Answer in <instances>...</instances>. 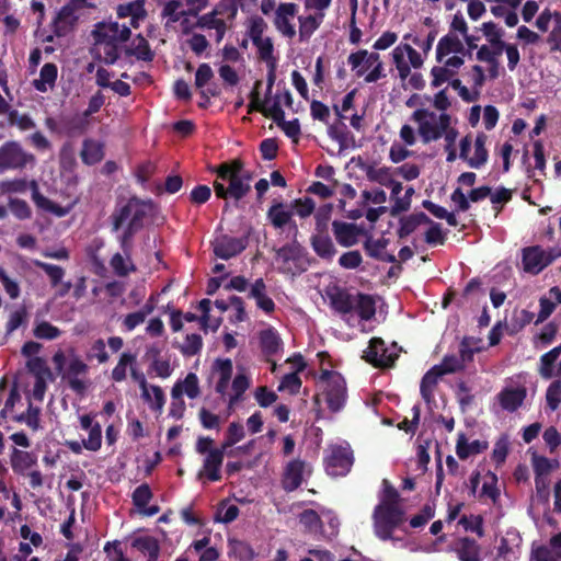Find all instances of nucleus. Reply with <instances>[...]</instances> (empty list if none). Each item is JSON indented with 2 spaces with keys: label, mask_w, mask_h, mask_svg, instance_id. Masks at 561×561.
Masks as SVG:
<instances>
[{
  "label": "nucleus",
  "mask_w": 561,
  "mask_h": 561,
  "mask_svg": "<svg viewBox=\"0 0 561 561\" xmlns=\"http://www.w3.org/2000/svg\"><path fill=\"white\" fill-rule=\"evenodd\" d=\"M151 208V201L133 196L125 204L116 205L111 215L112 231H118L126 224L119 237V245L127 260L130 259L134 236L144 228L145 218Z\"/></svg>",
  "instance_id": "f257e3e1"
},
{
  "label": "nucleus",
  "mask_w": 561,
  "mask_h": 561,
  "mask_svg": "<svg viewBox=\"0 0 561 561\" xmlns=\"http://www.w3.org/2000/svg\"><path fill=\"white\" fill-rule=\"evenodd\" d=\"M243 167V162L239 159H236L229 163H221L217 168V178L221 181L229 182L228 187H226L222 182L217 180L214 182V191L218 198H234L236 201H240L250 192V184L244 182L243 178L241 176Z\"/></svg>",
  "instance_id": "f03ea898"
},
{
  "label": "nucleus",
  "mask_w": 561,
  "mask_h": 561,
  "mask_svg": "<svg viewBox=\"0 0 561 561\" xmlns=\"http://www.w3.org/2000/svg\"><path fill=\"white\" fill-rule=\"evenodd\" d=\"M373 520L375 535L386 541L392 538L393 531L403 523L404 512L400 505L379 503L374 508Z\"/></svg>",
  "instance_id": "7ed1b4c3"
},
{
  "label": "nucleus",
  "mask_w": 561,
  "mask_h": 561,
  "mask_svg": "<svg viewBox=\"0 0 561 561\" xmlns=\"http://www.w3.org/2000/svg\"><path fill=\"white\" fill-rule=\"evenodd\" d=\"M35 164L36 157L25 150L19 141L9 140L0 147V173L9 170L32 169Z\"/></svg>",
  "instance_id": "20e7f679"
},
{
  "label": "nucleus",
  "mask_w": 561,
  "mask_h": 561,
  "mask_svg": "<svg viewBox=\"0 0 561 561\" xmlns=\"http://www.w3.org/2000/svg\"><path fill=\"white\" fill-rule=\"evenodd\" d=\"M427 117L434 121L436 119V114L425 108H419L412 115V118L419 123V134L424 144L442 138L443 133L446 131V128L449 127L451 122L450 115L446 113H442L438 116L437 123L427 121Z\"/></svg>",
  "instance_id": "39448f33"
},
{
  "label": "nucleus",
  "mask_w": 561,
  "mask_h": 561,
  "mask_svg": "<svg viewBox=\"0 0 561 561\" xmlns=\"http://www.w3.org/2000/svg\"><path fill=\"white\" fill-rule=\"evenodd\" d=\"M363 359L376 368H389L394 365L398 354L389 352L381 337H373L364 351Z\"/></svg>",
  "instance_id": "423d86ee"
},
{
  "label": "nucleus",
  "mask_w": 561,
  "mask_h": 561,
  "mask_svg": "<svg viewBox=\"0 0 561 561\" xmlns=\"http://www.w3.org/2000/svg\"><path fill=\"white\" fill-rule=\"evenodd\" d=\"M354 456L348 447L334 446L325 458V471L331 477L346 476L353 466Z\"/></svg>",
  "instance_id": "0eeeda50"
},
{
  "label": "nucleus",
  "mask_w": 561,
  "mask_h": 561,
  "mask_svg": "<svg viewBox=\"0 0 561 561\" xmlns=\"http://www.w3.org/2000/svg\"><path fill=\"white\" fill-rule=\"evenodd\" d=\"M249 244V236L240 238L231 237L229 234H221L213 242L214 253L217 257L229 260L243 252Z\"/></svg>",
  "instance_id": "6e6552de"
},
{
  "label": "nucleus",
  "mask_w": 561,
  "mask_h": 561,
  "mask_svg": "<svg viewBox=\"0 0 561 561\" xmlns=\"http://www.w3.org/2000/svg\"><path fill=\"white\" fill-rule=\"evenodd\" d=\"M554 255L545 251L539 245L528 247L523 250V267L524 271L533 275L539 274L543 268L550 265Z\"/></svg>",
  "instance_id": "1a4fd4ad"
},
{
  "label": "nucleus",
  "mask_w": 561,
  "mask_h": 561,
  "mask_svg": "<svg viewBox=\"0 0 561 561\" xmlns=\"http://www.w3.org/2000/svg\"><path fill=\"white\" fill-rule=\"evenodd\" d=\"M94 41H112L117 43L127 42L131 35L129 26L118 22H100L92 31Z\"/></svg>",
  "instance_id": "9d476101"
},
{
  "label": "nucleus",
  "mask_w": 561,
  "mask_h": 561,
  "mask_svg": "<svg viewBox=\"0 0 561 561\" xmlns=\"http://www.w3.org/2000/svg\"><path fill=\"white\" fill-rule=\"evenodd\" d=\"M324 397L331 412L336 413L341 411L347 398L345 379L342 376H335L334 379L325 386Z\"/></svg>",
  "instance_id": "9b49d317"
},
{
  "label": "nucleus",
  "mask_w": 561,
  "mask_h": 561,
  "mask_svg": "<svg viewBox=\"0 0 561 561\" xmlns=\"http://www.w3.org/2000/svg\"><path fill=\"white\" fill-rule=\"evenodd\" d=\"M79 16L70 7L62 5L51 22V31L57 37H65L72 33Z\"/></svg>",
  "instance_id": "f8f14e48"
},
{
  "label": "nucleus",
  "mask_w": 561,
  "mask_h": 561,
  "mask_svg": "<svg viewBox=\"0 0 561 561\" xmlns=\"http://www.w3.org/2000/svg\"><path fill=\"white\" fill-rule=\"evenodd\" d=\"M298 7L296 3H280L276 9L274 24L276 28L286 37L293 38L296 35L294 25L290 19L296 15Z\"/></svg>",
  "instance_id": "ddd939ff"
},
{
  "label": "nucleus",
  "mask_w": 561,
  "mask_h": 561,
  "mask_svg": "<svg viewBox=\"0 0 561 561\" xmlns=\"http://www.w3.org/2000/svg\"><path fill=\"white\" fill-rule=\"evenodd\" d=\"M526 397L527 389L525 386L505 387L499 392L497 400L503 410L515 412L523 405Z\"/></svg>",
  "instance_id": "4468645a"
},
{
  "label": "nucleus",
  "mask_w": 561,
  "mask_h": 561,
  "mask_svg": "<svg viewBox=\"0 0 561 561\" xmlns=\"http://www.w3.org/2000/svg\"><path fill=\"white\" fill-rule=\"evenodd\" d=\"M332 230L336 242L344 248L357 244L362 232L357 225L340 220L332 222Z\"/></svg>",
  "instance_id": "2eb2a0df"
},
{
  "label": "nucleus",
  "mask_w": 561,
  "mask_h": 561,
  "mask_svg": "<svg viewBox=\"0 0 561 561\" xmlns=\"http://www.w3.org/2000/svg\"><path fill=\"white\" fill-rule=\"evenodd\" d=\"M88 373V365L81 360L79 357H75L70 360L66 375L64 378H67L68 386L78 394H82L87 385L83 380L79 379L80 375H84Z\"/></svg>",
  "instance_id": "dca6fc26"
},
{
  "label": "nucleus",
  "mask_w": 561,
  "mask_h": 561,
  "mask_svg": "<svg viewBox=\"0 0 561 561\" xmlns=\"http://www.w3.org/2000/svg\"><path fill=\"white\" fill-rule=\"evenodd\" d=\"M305 461L294 459L285 468L283 476V488L287 492L297 490L304 480Z\"/></svg>",
  "instance_id": "f3484780"
},
{
  "label": "nucleus",
  "mask_w": 561,
  "mask_h": 561,
  "mask_svg": "<svg viewBox=\"0 0 561 561\" xmlns=\"http://www.w3.org/2000/svg\"><path fill=\"white\" fill-rule=\"evenodd\" d=\"M10 463L15 474L25 477L26 472L37 465V456L34 453L13 447Z\"/></svg>",
  "instance_id": "a211bd4d"
},
{
  "label": "nucleus",
  "mask_w": 561,
  "mask_h": 561,
  "mask_svg": "<svg viewBox=\"0 0 561 561\" xmlns=\"http://www.w3.org/2000/svg\"><path fill=\"white\" fill-rule=\"evenodd\" d=\"M276 255L284 264L294 262L298 272H305L307 266L304 264L305 249L299 243L285 244L276 251Z\"/></svg>",
  "instance_id": "6ab92c4d"
},
{
  "label": "nucleus",
  "mask_w": 561,
  "mask_h": 561,
  "mask_svg": "<svg viewBox=\"0 0 561 561\" xmlns=\"http://www.w3.org/2000/svg\"><path fill=\"white\" fill-rule=\"evenodd\" d=\"M310 245L313 252L325 261H332L337 252L329 233L314 232L310 237Z\"/></svg>",
  "instance_id": "aec40b11"
},
{
  "label": "nucleus",
  "mask_w": 561,
  "mask_h": 561,
  "mask_svg": "<svg viewBox=\"0 0 561 561\" xmlns=\"http://www.w3.org/2000/svg\"><path fill=\"white\" fill-rule=\"evenodd\" d=\"M328 296L331 307L341 314L351 313L355 308V297L346 289L334 287L332 291L328 293Z\"/></svg>",
  "instance_id": "412c9836"
},
{
  "label": "nucleus",
  "mask_w": 561,
  "mask_h": 561,
  "mask_svg": "<svg viewBox=\"0 0 561 561\" xmlns=\"http://www.w3.org/2000/svg\"><path fill=\"white\" fill-rule=\"evenodd\" d=\"M222 461L224 458L220 450H210L204 459L203 470L198 473V477L205 474L209 481H220V468L222 466Z\"/></svg>",
  "instance_id": "4be33fe9"
},
{
  "label": "nucleus",
  "mask_w": 561,
  "mask_h": 561,
  "mask_svg": "<svg viewBox=\"0 0 561 561\" xmlns=\"http://www.w3.org/2000/svg\"><path fill=\"white\" fill-rule=\"evenodd\" d=\"M460 561H482L479 543L469 537L460 538L455 547Z\"/></svg>",
  "instance_id": "5701e85b"
},
{
  "label": "nucleus",
  "mask_w": 561,
  "mask_h": 561,
  "mask_svg": "<svg viewBox=\"0 0 561 561\" xmlns=\"http://www.w3.org/2000/svg\"><path fill=\"white\" fill-rule=\"evenodd\" d=\"M259 339L261 351L265 356H274L282 350V339L277 331L272 327L262 330Z\"/></svg>",
  "instance_id": "b1692460"
},
{
  "label": "nucleus",
  "mask_w": 561,
  "mask_h": 561,
  "mask_svg": "<svg viewBox=\"0 0 561 561\" xmlns=\"http://www.w3.org/2000/svg\"><path fill=\"white\" fill-rule=\"evenodd\" d=\"M30 186L32 190V199L38 208L51 213L58 217H64L67 215L68 210L66 208L54 203L39 192L36 181L32 180Z\"/></svg>",
  "instance_id": "393cba45"
},
{
  "label": "nucleus",
  "mask_w": 561,
  "mask_h": 561,
  "mask_svg": "<svg viewBox=\"0 0 561 561\" xmlns=\"http://www.w3.org/2000/svg\"><path fill=\"white\" fill-rule=\"evenodd\" d=\"M271 225L276 229H282L291 222L293 211L282 202H274L266 214Z\"/></svg>",
  "instance_id": "a878e982"
},
{
  "label": "nucleus",
  "mask_w": 561,
  "mask_h": 561,
  "mask_svg": "<svg viewBox=\"0 0 561 561\" xmlns=\"http://www.w3.org/2000/svg\"><path fill=\"white\" fill-rule=\"evenodd\" d=\"M438 368L439 367L434 365L425 373L421 380L420 393L427 404L434 402L435 387L437 386L439 378L443 377Z\"/></svg>",
  "instance_id": "bb28decb"
},
{
  "label": "nucleus",
  "mask_w": 561,
  "mask_h": 561,
  "mask_svg": "<svg viewBox=\"0 0 561 561\" xmlns=\"http://www.w3.org/2000/svg\"><path fill=\"white\" fill-rule=\"evenodd\" d=\"M432 222V219L423 211L404 216L400 219V227L397 231L399 239H404L414 232L419 226Z\"/></svg>",
  "instance_id": "cd10ccee"
},
{
  "label": "nucleus",
  "mask_w": 561,
  "mask_h": 561,
  "mask_svg": "<svg viewBox=\"0 0 561 561\" xmlns=\"http://www.w3.org/2000/svg\"><path fill=\"white\" fill-rule=\"evenodd\" d=\"M465 54V47L461 41L454 34L443 36L436 47V60L442 62L444 57L449 54Z\"/></svg>",
  "instance_id": "c85d7f7f"
},
{
  "label": "nucleus",
  "mask_w": 561,
  "mask_h": 561,
  "mask_svg": "<svg viewBox=\"0 0 561 561\" xmlns=\"http://www.w3.org/2000/svg\"><path fill=\"white\" fill-rule=\"evenodd\" d=\"M81 160L87 165L99 163L104 158L103 145L94 139L87 138L82 142Z\"/></svg>",
  "instance_id": "c756f323"
},
{
  "label": "nucleus",
  "mask_w": 561,
  "mask_h": 561,
  "mask_svg": "<svg viewBox=\"0 0 561 561\" xmlns=\"http://www.w3.org/2000/svg\"><path fill=\"white\" fill-rule=\"evenodd\" d=\"M488 442L476 439L471 443H468L465 435L461 434L456 444V454L457 456L465 460L469 458L471 455H478L488 449Z\"/></svg>",
  "instance_id": "7c9ffc66"
},
{
  "label": "nucleus",
  "mask_w": 561,
  "mask_h": 561,
  "mask_svg": "<svg viewBox=\"0 0 561 561\" xmlns=\"http://www.w3.org/2000/svg\"><path fill=\"white\" fill-rule=\"evenodd\" d=\"M57 75V66L53 62H47L42 67L39 71V78L33 81V87L37 91L45 93L49 88L55 85Z\"/></svg>",
  "instance_id": "2f4dec72"
},
{
  "label": "nucleus",
  "mask_w": 561,
  "mask_h": 561,
  "mask_svg": "<svg viewBox=\"0 0 561 561\" xmlns=\"http://www.w3.org/2000/svg\"><path fill=\"white\" fill-rule=\"evenodd\" d=\"M560 355L561 344L540 356L538 373L543 379L548 380L554 377L556 362Z\"/></svg>",
  "instance_id": "473e14b6"
},
{
  "label": "nucleus",
  "mask_w": 561,
  "mask_h": 561,
  "mask_svg": "<svg viewBox=\"0 0 561 561\" xmlns=\"http://www.w3.org/2000/svg\"><path fill=\"white\" fill-rule=\"evenodd\" d=\"M125 54L127 56H135L138 60L142 61H151L154 57L149 42L141 34L136 36L131 46L125 49Z\"/></svg>",
  "instance_id": "72a5a7b5"
},
{
  "label": "nucleus",
  "mask_w": 561,
  "mask_h": 561,
  "mask_svg": "<svg viewBox=\"0 0 561 561\" xmlns=\"http://www.w3.org/2000/svg\"><path fill=\"white\" fill-rule=\"evenodd\" d=\"M488 136L484 133H479L474 140V156L468 160V165L473 169H480L489 159V151L485 148Z\"/></svg>",
  "instance_id": "f704fd0d"
},
{
  "label": "nucleus",
  "mask_w": 561,
  "mask_h": 561,
  "mask_svg": "<svg viewBox=\"0 0 561 561\" xmlns=\"http://www.w3.org/2000/svg\"><path fill=\"white\" fill-rule=\"evenodd\" d=\"M354 310H356L362 320L368 321L373 319L376 313L375 299L368 294L358 293L355 298Z\"/></svg>",
  "instance_id": "c9c22d12"
},
{
  "label": "nucleus",
  "mask_w": 561,
  "mask_h": 561,
  "mask_svg": "<svg viewBox=\"0 0 561 561\" xmlns=\"http://www.w3.org/2000/svg\"><path fill=\"white\" fill-rule=\"evenodd\" d=\"M131 546L140 552L147 553L148 559L158 560L159 558V541L152 536L137 537L133 540Z\"/></svg>",
  "instance_id": "e433bc0d"
},
{
  "label": "nucleus",
  "mask_w": 561,
  "mask_h": 561,
  "mask_svg": "<svg viewBox=\"0 0 561 561\" xmlns=\"http://www.w3.org/2000/svg\"><path fill=\"white\" fill-rule=\"evenodd\" d=\"M116 13L119 19H125L128 16L145 19L147 16L145 0H135L128 3L118 4Z\"/></svg>",
  "instance_id": "4c0bfd02"
},
{
  "label": "nucleus",
  "mask_w": 561,
  "mask_h": 561,
  "mask_svg": "<svg viewBox=\"0 0 561 561\" xmlns=\"http://www.w3.org/2000/svg\"><path fill=\"white\" fill-rule=\"evenodd\" d=\"M380 60V55L378 53H368L366 49H359L355 53H351L347 62L351 68H358L363 64H367V67H373L378 64Z\"/></svg>",
  "instance_id": "58836bf2"
},
{
  "label": "nucleus",
  "mask_w": 561,
  "mask_h": 561,
  "mask_svg": "<svg viewBox=\"0 0 561 561\" xmlns=\"http://www.w3.org/2000/svg\"><path fill=\"white\" fill-rule=\"evenodd\" d=\"M333 213V204L321 205L314 213L316 232L329 233V222Z\"/></svg>",
  "instance_id": "ea45409f"
},
{
  "label": "nucleus",
  "mask_w": 561,
  "mask_h": 561,
  "mask_svg": "<svg viewBox=\"0 0 561 561\" xmlns=\"http://www.w3.org/2000/svg\"><path fill=\"white\" fill-rule=\"evenodd\" d=\"M33 264L46 273V275L49 277L51 287H57L61 283L65 276V270L61 266L46 263L39 260H34Z\"/></svg>",
  "instance_id": "a19ab883"
},
{
  "label": "nucleus",
  "mask_w": 561,
  "mask_h": 561,
  "mask_svg": "<svg viewBox=\"0 0 561 561\" xmlns=\"http://www.w3.org/2000/svg\"><path fill=\"white\" fill-rule=\"evenodd\" d=\"M26 367L28 371L35 377V379L49 378L50 381L54 380L50 368L47 366L46 360L42 357H31L26 363Z\"/></svg>",
  "instance_id": "79ce46f5"
},
{
  "label": "nucleus",
  "mask_w": 561,
  "mask_h": 561,
  "mask_svg": "<svg viewBox=\"0 0 561 561\" xmlns=\"http://www.w3.org/2000/svg\"><path fill=\"white\" fill-rule=\"evenodd\" d=\"M174 386H180L181 397L185 393L190 399H196L201 394L198 377L194 373H188L184 380H179Z\"/></svg>",
  "instance_id": "37998d69"
},
{
  "label": "nucleus",
  "mask_w": 561,
  "mask_h": 561,
  "mask_svg": "<svg viewBox=\"0 0 561 561\" xmlns=\"http://www.w3.org/2000/svg\"><path fill=\"white\" fill-rule=\"evenodd\" d=\"M39 414L41 409L30 402L26 412L13 416V420L18 423H25L32 431H37L41 427Z\"/></svg>",
  "instance_id": "c03bdc74"
},
{
  "label": "nucleus",
  "mask_w": 561,
  "mask_h": 561,
  "mask_svg": "<svg viewBox=\"0 0 561 561\" xmlns=\"http://www.w3.org/2000/svg\"><path fill=\"white\" fill-rule=\"evenodd\" d=\"M203 347V339L197 333L187 334L185 337V342L178 346L180 352L186 356L192 357L197 355Z\"/></svg>",
  "instance_id": "a18cd8bd"
},
{
  "label": "nucleus",
  "mask_w": 561,
  "mask_h": 561,
  "mask_svg": "<svg viewBox=\"0 0 561 561\" xmlns=\"http://www.w3.org/2000/svg\"><path fill=\"white\" fill-rule=\"evenodd\" d=\"M136 362V355L125 352L121 355L117 365L112 370V378L116 382H121L126 379V368L128 365H133Z\"/></svg>",
  "instance_id": "49530a36"
},
{
  "label": "nucleus",
  "mask_w": 561,
  "mask_h": 561,
  "mask_svg": "<svg viewBox=\"0 0 561 561\" xmlns=\"http://www.w3.org/2000/svg\"><path fill=\"white\" fill-rule=\"evenodd\" d=\"M533 467L535 472V478H548V474L552 471L554 467L558 466V462L554 463L545 456H533Z\"/></svg>",
  "instance_id": "de8ad7c7"
},
{
  "label": "nucleus",
  "mask_w": 561,
  "mask_h": 561,
  "mask_svg": "<svg viewBox=\"0 0 561 561\" xmlns=\"http://www.w3.org/2000/svg\"><path fill=\"white\" fill-rule=\"evenodd\" d=\"M95 45L103 50V61L106 65H114L119 58V47L117 42L95 41Z\"/></svg>",
  "instance_id": "09e8293b"
},
{
  "label": "nucleus",
  "mask_w": 561,
  "mask_h": 561,
  "mask_svg": "<svg viewBox=\"0 0 561 561\" xmlns=\"http://www.w3.org/2000/svg\"><path fill=\"white\" fill-rule=\"evenodd\" d=\"M172 401L170 404L169 415L175 420L183 417L185 412V402L181 397L180 386H173L171 390Z\"/></svg>",
  "instance_id": "8fccbe9b"
},
{
  "label": "nucleus",
  "mask_w": 561,
  "mask_h": 561,
  "mask_svg": "<svg viewBox=\"0 0 561 561\" xmlns=\"http://www.w3.org/2000/svg\"><path fill=\"white\" fill-rule=\"evenodd\" d=\"M33 334L35 337L39 340H55L61 335V331L59 328L53 325L47 321H42L36 324L33 330Z\"/></svg>",
  "instance_id": "3c124183"
},
{
  "label": "nucleus",
  "mask_w": 561,
  "mask_h": 561,
  "mask_svg": "<svg viewBox=\"0 0 561 561\" xmlns=\"http://www.w3.org/2000/svg\"><path fill=\"white\" fill-rule=\"evenodd\" d=\"M414 193V188L412 186H409L405 190V193L402 197L398 196L397 198H394V203L390 208V215L392 217H397L401 213L408 211L411 207V199Z\"/></svg>",
  "instance_id": "603ef678"
},
{
  "label": "nucleus",
  "mask_w": 561,
  "mask_h": 561,
  "mask_svg": "<svg viewBox=\"0 0 561 561\" xmlns=\"http://www.w3.org/2000/svg\"><path fill=\"white\" fill-rule=\"evenodd\" d=\"M435 366L439 367L438 369L443 376L465 369L463 360H460L456 355H445L442 363Z\"/></svg>",
  "instance_id": "864d4df0"
},
{
  "label": "nucleus",
  "mask_w": 561,
  "mask_h": 561,
  "mask_svg": "<svg viewBox=\"0 0 561 561\" xmlns=\"http://www.w3.org/2000/svg\"><path fill=\"white\" fill-rule=\"evenodd\" d=\"M366 175L369 181L376 182L382 186L391 184L392 174L389 168L382 167L376 169L374 167H368Z\"/></svg>",
  "instance_id": "5fc2aeb1"
},
{
  "label": "nucleus",
  "mask_w": 561,
  "mask_h": 561,
  "mask_svg": "<svg viewBox=\"0 0 561 561\" xmlns=\"http://www.w3.org/2000/svg\"><path fill=\"white\" fill-rule=\"evenodd\" d=\"M131 499L136 507L139 510L145 508L152 499L150 486L147 483L140 484L134 490Z\"/></svg>",
  "instance_id": "6e6d98bb"
},
{
  "label": "nucleus",
  "mask_w": 561,
  "mask_h": 561,
  "mask_svg": "<svg viewBox=\"0 0 561 561\" xmlns=\"http://www.w3.org/2000/svg\"><path fill=\"white\" fill-rule=\"evenodd\" d=\"M88 431L89 437L82 440V445L90 451H98L102 446V427L99 423H94V426Z\"/></svg>",
  "instance_id": "4d7b16f0"
},
{
  "label": "nucleus",
  "mask_w": 561,
  "mask_h": 561,
  "mask_svg": "<svg viewBox=\"0 0 561 561\" xmlns=\"http://www.w3.org/2000/svg\"><path fill=\"white\" fill-rule=\"evenodd\" d=\"M547 407L556 411L561 402V380L552 381L546 392Z\"/></svg>",
  "instance_id": "13d9d810"
},
{
  "label": "nucleus",
  "mask_w": 561,
  "mask_h": 561,
  "mask_svg": "<svg viewBox=\"0 0 561 561\" xmlns=\"http://www.w3.org/2000/svg\"><path fill=\"white\" fill-rule=\"evenodd\" d=\"M320 26V22L313 15L299 16V35L300 41L308 39L313 32Z\"/></svg>",
  "instance_id": "bf43d9fd"
},
{
  "label": "nucleus",
  "mask_w": 561,
  "mask_h": 561,
  "mask_svg": "<svg viewBox=\"0 0 561 561\" xmlns=\"http://www.w3.org/2000/svg\"><path fill=\"white\" fill-rule=\"evenodd\" d=\"M291 207L296 209L299 217H309L316 210V203L311 197L297 198L291 203Z\"/></svg>",
  "instance_id": "052dcab7"
},
{
  "label": "nucleus",
  "mask_w": 561,
  "mask_h": 561,
  "mask_svg": "<svg viewBox=\"0 0 561 561\" xmlns=\"http://www.w3.org/2000/svg\"><path fill=\"white\" fill-rule=\"evenodd\" d=\"M363 263V256L358 250L343 253L339 259V265L346 270H355Z\"/></svg>",
  "instance_id": "680f3d73"
},
{
  "label": "nucleus",
  "mask_w": 561,
  "mask_h": 561,
  "mask_svg": "<svg viewBox=\"0 0 561 561\" xmlns=\"http://www.w3.org/2000/svg\"><path fill=\"white\" fill-rule=\"evenodd\" d=\"M257 48L259 57L263 61H265L268 65L272 62H276V59L273 55L274 53V46L271 37H266L259 42L257 44H253Z\"/></svg>",
  "instance_id": "e2e57ef3"
},
{
  "label": "nucleus",
  "mask_w": 561,
  "mask_h": 561,
  "mask_svg": "<svg viewBox=\"0 0 561 561\" xmlns=\"http://www.w3.org/2000/svg\"><path fill=\"white\" fill-rule=\"evenodd\" d=\"M110 265L113 268L114 273L121 277L127 276L130 272H134L136 270L133 263L130 264V266L127 265L124 256L121 253H115L112 256Z\"/></svg>",
  "instance_id": "0e129e2a"
},
{
  "label": "nucleus",
  "mask_w": 561,
  "mask_h": 561,
  "mask_svg": "<svg viewBox=\"0 0 561 561\" xmlns=\"http://www.w3.org/2000/svg\"><path fill=\"white\" fill-rule=\"evenodd\" d=\"M213 78L214 71L211 67L206 62L201 64L195 72L194 84L197 89L201 90L205 88L207 84H209Z\"/></svg>",
  "instance_id": "69168bd1"
},
{
  "label": "nucleus",
  "mask_w": 561,
  "mask_h": 561,
  "mask_svg": "<svg viewBox=\"0 0 561 561\" xmlns=\"http://www.w3.org/2000/svg\"><path fill=\"white\" fill-rule=\"evenodd\" d=\"M556 24L547 37L550 51H561V15L554 13Z\"/></svg>",
  "instance_id": "338daca9"
},
{
  "label": "nucleus",
  "mask_w": 561,
  "mask_h": 561,
  "mask_svg": "<svg viewBox=\"0 0 561 561\" xmlns=\"http://www.w3.org/2000/svg\"><path fill=\"white\" fill-rule=\"evenodd\" d=\"M266 28V23L261 16H254L250 21L249 37L253 44H257L263 38V33Z\"/></svg>",
  "instance_id": "774afa93"
}]
</instances>
